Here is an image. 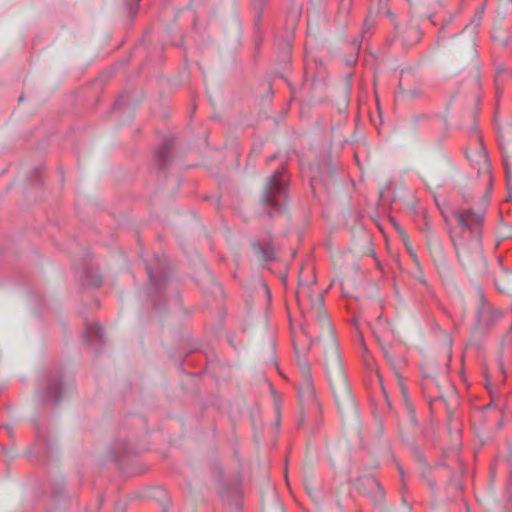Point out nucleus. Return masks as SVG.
<instances>
[{
  "label": "nucleus",
  "mask_w": 512,
  "mask_h": 512,
  "mask_svg": "<svg viewBox=\"0 0 512 512\" xmlns=\"http://www.w3.org/2000/svg\"><path fill=\"white\" fill-rule=\"evenodd\" d=\"M300 369L304 379L303 383L299 387V394L301 398L310 400L314 397V388L310 377V368L307 364H302Z\"/></svg>",
  "instance_id": "4"
},
{
  "label": "nucleus",
  "mask_w": 512,
  "mask_h": 512,
  "mask_svg": "<svg viewBox=\"0 0 512 512\" xmlns=\"http://www.w3.org/2000/svg\"><path fill=\"white\" fill-rule=\"evenodd\" d=\"M89 337H101V329L98 326H93L89 329Z\"/></svg>",
  "instance_id": "10"
},
{
  "label": "nucleus",
  "mask_w": 512,
  "mask_h": 512,
  "mask_svg": "<svg viewBox=\"0 0 512 512\" xmlns=\"http://www.w3.org/2000/svg\"><path fill=\"white\" fill-rule=\"evenodd\" d=\"M453 217L461 233L478 237V228L483 219L482 213H475L470 209L466 211L457 210L453 213Z\"/></svg>",
  "instance_id": "3"
},
{
  "label": "nucleus",
  "mask_w": 512,
  "mask_h": 512,
  "mask_svg": "<svg viewBox=\"0 0 512 512\" xmlns=\"http://www.w3.org/2000/svg\"><path fill=\"white\" fill-rule=\"evenodd\" d=\"M512 143V127H508L501 133V145L509 146Z\"/></svg>",
  "instance_id": "9"
},
{
  "label": "nucleus",
  "mask_w": 512,
  "mask_h": 512,
  "mask_svg": "<svg viewBox=\"0 0 512 512\" xmlns=\"http://www.w3.org/2000/svg\"><path fill=\"white\" fill-rule=\"evenodd\" d=\"M481 19H482V12L477 14L476 18H474L472 20L471 25H474L475 28L478 27L479 24H480Z\"/></svg>",
  "instance_id": "12"
},
{
  "label": "nucleus",
  "mask_w": 512,
  "mask_h": 512,
  "mask_svg": "<svg viewBox=\"0 0 512 512\" xmlns=\"http://www.w3.org/2000/svg\"><path fill=\"white\" fill-rule=\"evenodd\" d=\"M500 314L496 312L492 306H483L478 313V322L482 325H488L498 318Z\"/></svg>",
  "instance_id": "5"
},
{
  "label": "nucleus",
  "mask_w": 512,
  "mask_h": 512,
  "mask_svg": "<svg viewBox=\"0 0 512 512\" xmlns=\"http://www.w3.org/2000/svg\"><path fill=\"white\" fill-rule=\"evenodd\" d=\"M287 179L283 170L275 171L267 180L263 190V201L278 206L286 195Z\"/></svg>",
  "instance_id": "2"
},
{
  "label": "nucleus",
  "mask_w": 512,
  "mask_h": 512,
  "mask_svg": "<svg viewBox=\"0 0 512 512\" xmlns=\"http://www.w3.org/2000/svg\"><path fill=\"white\" fill-rule=\"evenodd\" d=\"M471 161H476L477 164H480L479 170H483L484 172L489 171V163L487 159V155L484 149L481 147L480 152L477 154V160L471 159Z\"/></svg>",
  "instance_id": "8"
},
{
  "label": "nucleus",
  "mask_w": 512,
  "mask_h": 512,
  "mask_svg": "<svg viewBox=\"0 0 512 512\" xmlns=\"http://www.w3.org/2000/svg\"><path fill=\"white\" fill-rule=\"evenodd\" d=\"M496 286L503 293H512V272H503L496 279Z\"/></svg>",
  "instance_id": "6"
},
{
  "label": "nucleus",
  "mask_w": 512,
  "mask_h": 512,
  "mask_svg": "<svg viewBox=\"0 0 512 512\" xmlns=\"http://www.w3.org/2000/svg\"><path fill=\"white\" fill-rule=\"evenodd\" d=\"M253 247L260 259L264 261L274 259L275 251L269 243L265 244V246L261 245L260 243H254Z\"/></svg>",
  "instance_id": "7"
},
{
  "label": "nucleus",
  "mask_w": 512,
  "mask_h": 512,
  "mask_svg": "<svg viewBox=\"0 0 512 512\" xmlns=\"http://www.w3.org/2000/svg\"><path fill=\"white\" fill-rule=\"evenodd\" d=\"M313 309L318 316L322 336L329 340L330 357L326 360V370L335 401L339 409L354 410V401L334 340L333 327L323 309V299L320 295H318V303Z\"/></svg>",
  "instance_id": "1"
},
{
  "label": "nucleus",
  "mask_w": 512,
  "mask_h": 512,
  "mask_svg": "<svg viewBox=\"0 0 512 512\" xmlns=\"http://www.w3.org/2000/svg\"><path fill=\"white\" fill-rule=\"evenodd\" d=\"M366 483L370 486V487H376L378 488L380 491H381V487H380V484L378 483V481L373 478V477H369L366 479Z\"/></svg>",
  "instance_id": "11"
}]
</instances>
